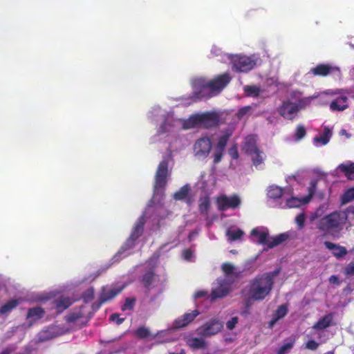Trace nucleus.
<instances>
[{
  "label": "nucleus",
  "mask_w": 354,
  "mask_h": 354,
  "mask_svg": "<svg viewBox=\"0 0 354 354\" xmlns=\"http://www.w3.org/2000/svg\"><path fill=\"white\" fill-rule=\"evenodd\" d=\"M232 77L228 73L216 75L210 80L203 77L192 80L193 92L187 96L178 98V105L187 106L201 100L218 95L230 84Z\"/></svg>",
  "instance_id": "1"
},
{
  "label": "nucleus",
  "mask_w": 354,
  "mask_h": 354,
  "mask_svg": "<svg viewBox=\"0 0 354 354\" xmlns=\"http://www.w3.org/2000/svg\"><path fill=\"white\" fill-rule=\"evenodd\" d=\"M279 274V270L265 272L257 275L250 281L248 286V295L253 301H262L270 295L274 285V278Z\"/></svg>",
  "instance_id": "2"
},
{
  "label": "nucleus",
  "mask_w": 354,
  "mask_h": 354,
  "mask_svg": "<svg viewBox=\"0 0 354 354\" xmlns=\"http://www.w3.org/2000/svg\"><path fill=\"white\" fill-rule=\"evenodd\" d=\"M347 218L345 212L335 211L321 218L317 223V227L324 234L337 232L342 229Z\"/></svg>",
  "instance_id": "3"
},
{
  "label": "nucleus",
  "mask_w": 354,
  "mask_h": 354,
  "mask_svg": "<svg viewBox=\"0 0 354 354\" xmlns=\"http://www.w3.org/2000/svg\"><path fill=\"white\" fill-rule=\"evenodd\" d=\"M219 122L217 112H204L202 114H193L188 119L183 120V128L189 129L195 127L209 129L216 127Z\"/></svg>",
  "instance_id": "4"
},
{
  "label": "nucleus",
  "mask_w": 354,
  "mask_h": 354,
  "mask_svg": "<svg viewBox=\"0 0 354 354\" xmlns=\"http://www.w3.org/2000/svg\"><path fill=\"white\" fill-rule=\"evenodd\" d=\"M145 223V219L143 216H141L138 219L129 238L127 240L124 245L118 251L117 255H120L124 251L134 247L136 241L140 236H141L143 233Z\"/></svg>",
  "instance_id": "5"
},
{
  "label": "nucleus",
  "mask_w": 354,
  "mask_h": 354,
  "mask_svg": "<svg viewBox=\"0 0 354 354\" xmlns=\"http://www.w3.org/2000/svg\"><path fill=\"white\" fill-rule=\"evenodd\" d=\"M232 71L238 73H247L256 65L255 60L243 55H234L231 59Z\"/></svg>",
  "instance_id": "6"
},
{
  "label": "nucleus",
  "mask_w": 354,
  "mask_h": 354,
  "mask_svg": "<svg viewBox=\"0 0 354 354\" xmlns=\"http://www.w3.org/2000/svg\"><path fill=\"white\" fill-rule=\"evenodd\" d=\"M216 203L218 209L223 212L228 209H235L239 208L241 204V199L235 194L230 196L222 194L216 198Z\"/></svg>",
  "instance_id": "7"
},
{
  "label": "nucleus",
  "mask_w": 354,
  "mask_h": 354,
  "mask_svg": "<svg viewBox=\"0 0 354 354\" xmlns=\"http://www.w3.org/2000/svg\"><path fill=\"white\" fill-rule=\"evenodd\" d=\"M124 287H115V286H103L101 289V292L99 296L98 303L93 304V307L96 306V308H99L103 304L113 299L115 297L119 295Z\"/></svg>",
  "instance_id": "8"
},
{
  "label": "nucleus",
  "mask_w": 354,
  "mask_h": 354,
  "mask_svg": "<svg viewBox=\"0 0 354 354\" xmlns=\"http://www.w3.org/2000/svg\"><path fill=\"white\" fill-rule=\"evenodd\" d=\"M223 323L217 319H212L198 328V334L203 337H210L221 331Z\"/></svg>",
  "instance_id": "9"
},
{
  "label": "nucleus",
  "mask_w": 354,
  "mask_h": 354,
  "mask_svg": "<svg viewBox=\"0 0 354 354\" xmlns=\"http://www.w3.org/2000/svg\"><path fill=\"white\" fill-rule=\"evenodd\" d=\"M168 165V161L166 160H163L159 163L155 176L156 188H164L166 186L167 178L169 175Z\"/></svg>",
  "instance_id": "10"
},
{
  "label": "nucleus",
  "mask_w": 354,
  "mask_h": 354,
  "mask_svg": "<svg viewBox=\"0 0 354 354\" xmlns=\"http://www.w3.org/2000/svg\"><path fill=\"white\" fill-rule=\"evenodd\" d=\"M314 76L326 77L329 75L340 74V69L337 66H332L328 64H319L310 71Z\"/></svg>",
  "instance_id": "11"
},
{
  "label": "nucleus",
  "mask_w": 354,
  "mask_h": 354,
  "mask_svg": "<svg viewBox=\"0 0 354 354\" xmlns=\"http://www.w3.org/2000/svg\"><path fill=\"white\" fill-rule=\"evenodd\" d=\"M195 154L199 157H207L212 149V142L207 137L198 139L194 144Z\"/></svg>",
  "instance_id": "12"
},
{
  "label": "nucleus",
  "mask_w": 354,
  "mask_h": 354,
  "mask_svg": "<svg viewBox=\"0 0 354 354\" xmlns=\"http://www.w3.org/2000/svg\"><path fill=\"white\" fill-rule=\"evenodd\" d=\"M200 314L198 310H194L192 313H185L181 317L175 320L174 325L176 328H183L187 326Z\"/></svg>",
  "instance_id": "13"
},
{
  "label": "nucleus",
  "mask_w": 354,
  "mask_h": 354,
  "mask_svg": "<svg viewBox=\"0 0 354 354\" xmlns=\"http://www.w3.org/2000/svg\"><path fill=\"white\" fill-rule=\"evenodd\" d=\"M251 236L257 237V243L261 245H266L268 247L270 241L269 232L268 230H261L259 228H254L250 232Z\"/></svg>",
  "instance_id": "14"
},
{
  "label": "nucleus",
  "mask_w": 354,
  "mask_h": 354,
  "mask_svg": "<svg viewBox=\"0 0 354 354\" xmlns=\"http://www.w3.org/2000/svg\"><path fill=\"white\" fill-rule=\"evenodd\" d=\"M348 108V97L342 95L334 99L330 104V109L333 111H344Z\"/></svg>",
  "instance_id": "15"
},
{
  "label": "nucleus",
  "mask_w": 354,
  "mask_h": 354,
  "mask_svg": "<svg viewBox=\"0 0 354 354\" xmlns=\"http://www.w3.org/2000/svg\"><path fill=\"white\" fill-rule=\"evenodd\" d=\"M324 244L328 250L333 252V254L337 259L347 254V250L345 247L336 245L330 241H325Z\"/></svg>",
  "instance_id": "16"
},
{
  "label": "nucleus",
  "mask_w": 354,
  "mask_h": 354,
  "mask_svg": "<svg viewBox=\"0 0 354 354\" xmlns=\"http://www.w3.org/2000/svg\"><path fill=\"white\" fill-rule=\"evenodd\" d=\"M243 149L250 155H252L253 152L257 151L259 148L257 146V139L255 136L250 135L245 138Z\"/></svg>",
  "instance_id": "17"
},
{
  "label": "nucleus",
  "mask_w": 354,
  "mask_h": 354,
  "mask_svg": "<svg viewBox=\"0 0 354 354\" xmlns=\"http://www.w3.org/2000/svg\"><path fill=\"white\" fill-rule=\"evenodd\" d=\"M310 202V196L297 198L292 196L286 200V205L288 208H297Z\"/></svg>",
  "instance_id": "18"
},
{
  "label": "nucleus",
  "mask_w": 354,
  "mask_h": 354,
  "mask_svg": "<svg viewBox=\"0 0 354 354\" xmlns=\"http://www.w3.org/2000/svg\"><path fill=\"white\" fill-rule=\"evenodd\" d=\"M230 291V287L227 283H221L218 287L212 290L211 292L212 299L215 300L218 298L224 297L229 294Z\"/></svg>",
  "instance_id": "19"
},
{
  "label": "nucleus",
  "mask_w": 354,
  "mask_h": 354,
  "mask_svg": "<svg viewBox=\"0 0 354 354\" xmlns=\"http://www.w3.org/2000/svg\"><path fill=\"white\" fill-rule=\"evenodd\" d=\"M337 169L343 173L348 180H354V162L342 163L337 167Z\"/></svg>",
  "instance_id": "20"
},
{
  "label": "nucleus",
  "mask_w": 354,
  "mask_h": 354,
  "mask_svg": "<svg viewBox=\"0 0 354 354\" xmlns=\"http://www.w3.org/2000/svg\"><path fill=\"white\" fill-rule=\"evenodd\" d=\"M56 337L55 333L50 328L39 331L37 335L36 343H42L49 341Z\"/></svg>",
  "instance_id": "21"
},
{
  "label": "nucleus",
  "mask_w": 354,
  "mask_h": 354,
  "mask_svg": "<svg viewBox=\"0 0 354 354\" xmlns=\"http://www.w3.org/2000/svg\"><path fill=\"white\" fill-rule=\"evenodd\" d=\"M210 207V198L208 195H205L199 198L198 211L201 215L207 216Z\"/></svg>",
  "instance_id": "22"
},
{
  "label": "nucleus",
  "mask_w": 354,
  "mask_h": 354,
  "mask_svg": "<svg viewBox=\"0 0 354 354\" xmlns=\"http://www.w3.org/2000/svg\"><path fill=\"white\" fill-rule=\"evenodd\" d=\"M331 136L332 132L330 131L329 128L325 127L324 128L323 133L319 136H315L313 138V142L317 146H319V144L322 145H326V144L328 143Z\"/></svg>",
  "instance_id": "23"
},
{
  "label": "nucleus",
  "mask_w": 354,
  "mask_h": 354,
  "mask_svg": "<svg viewBox=\"0 0 354 354\" xmlns=\"http://www.w3.org/2000/svg\"><path fill=\"white\" fill-rule=\"evenodd\" d=\"M71 301L68 297H61L53 301V306L57 313H61L71 305Z\"/></svg>",
  "instance_id": "24"
},
{
  "label": "nucleus",
  "mask_w": 354,
  "mask_h": 354,
  "mask_svg": "<svg viewBox=\"0 0 354 354\" xmlns=\"http://www.w3.org/2000/svg\"><path fill=\"white\" fill-rule=\"evenodd\" d=\"M22 301L21 298L18 299H12L7 302H6L3 305H2L0 308V313L1 314H7L11 312L14 308H15L19 304H20Z\"/></svg>",
  "instance_id": "25"
},
{
  "label": "nucleus",
  "mask_w": 354,
  "mask_h": 354,
  "mask_svg": "<svg viewBox=\"0 0 354 354\" xmlns=\"http://www.w3.org/2000/svg\"><path fill=\"white\" fill-rule=\"evenodd\" d=\"M44 310L40 306H36L28 310L26 319H32V321H37L44 317Z\"/></svg>",
  "instance_id": "26"
},
{
  "label": "nucleus",
  "mask_w": 354,
  "mask_h": 354,
  "mask_svg": "<svg viewBox=\"0 0 354 354\" xmlns=\"http://www.w3.org/2000/svg\"><path fill=\"white\" fill-rule=\"evenodd\" d=\"M156 274L153 270H150L145 272L141 279V282L144 287L148 290L151 289V285L155 280Z\"/></svg>",
  "instance_id": "27"
},
{
  "label": "nucleus",
  "mask_w": 354,
  "mask_h": 354,
  "mask_svg": "<svg viewBox=\"0 0 354 354\" xmlns=\"http://www.w3.org/2000/svg\"><path fill=\"white\" fill-rule=\"evenodd\" d=\"M332 320L333 316L331 314L326 315L314 324L313 328L317 330H323L331 325Z\"/></svg>",
  "instance_id": "28"
},
{
  "label": "nucleus",
  "mask_w": 354,
  "mask_h": 354,
  "mask_svg": "<svg viewBox=\"0 0 354 354\" xmlns=\"http://www.w3.org/2000/svg\"><path fill=\"white\" fill-rule=\"evenodd\" d=\"M289 238L287 233H282L275 237H270L268 248H272L285 242Z\"/></svg>",
  "instance_id": "29"
},
{
  "label": "nucleus",
  "mask_w": 354,
  "mask_h": 354,
  "mask_svg": "<svg viewBox=\"0 0 354 354\" xmlns=\"http://www.w3.org/2000/svg\"><path fill=\"white\" fill-rule=\"evenodd\" d=\"M283 194V189L277 185H270L268 187L267 195L272 199L280 198Z\"/></svg>",
  "instance_id": "30"
},
{
  "label": "nucleus",
  "mask_w": 354,
  "mask_h": 354,
  "mask_svg": "<svg viewBox=\"0 0 354 354\" xmlns=\"http://www.w3.org/2000/svg\"><path fill=\"white\" fill-rule=\"evenodd\" d=\"M243 91L250 97H258L261 93L260 86L256 85H245L243 86Z\"/></svg>",
  "instance_id": "31"
},
{
  "label": "nucleus",
  "mask_w": 354,
  "mask_h": 354,
  "mask_svg": "<svg viewBox=\"0 0 354 354\" xmlns=\"http://www.w3.org/2000/svg\"><path fill=\"white\" fill-rule=\"evenodd\" d=\"M188 345L193 349H201L206 347V342L202 338L193 337L188 342Z\"/></svg>",
  "instance_id": "32"
},
{
  "label": "nucleus",
  "mask_w": 354,
  "mask_h": 354,
  "mask_svg": "<svg viewBox=\"0 0 354 354\" xmlns=\"http://www.w3.org/2000/svg\"><path fill=\"white\" fill-rule=\"evenodd\" d=\"M243 232L241 229H236L234 230H228L226 232V236L230 241H235L242 238Z\"/></svg>",
  "instance_id": "33"
},
{
  "label": "nucleus",
  "mask_w": 354,
  "mask_h": 354,
  "mask_svg": "<svg viewBox=\"0 0 354 354\" xmlns=\"http://www.w3.org/2000/svg\"><path fill=\"white\" fill-rule=\"evenodd\" d=\"M354 200V187L349 188L341 196L342 204H346Z\"/></svg>",
  "instance_id": "34"
},
{
  "label": "nucleus",
  "mask_w": 354,
  "mask_h": 354,
  "mask_svg": "<svg viewBox=\"0 0 354 354\" xmlns=\"http://www.w3.org/2000/svg\"><path fill=\"white\" fill-rule=\"evenodd\" d=\"M189 191L188 185H184L174 194V198L178 201L184 200L187 196Z\"/></svg>",
  "instance_id": "35"
},
{
  "label": "nucleus",
  "mask_w": 354,
  "mask_h": 354,
  "mask_svg": "<svg viewBox=\"0 0 354 354\" xmlns=\"http://www.w3.org/2000/svg\"><path fill=\"white\" fill-rule=\"evenodd\" d=\"M252 156V160L253 165L256 167L263 162V151H260L259 149L257 151L253 152Z\"/></svg>",
  "instance_id": "36"
},
{
  "label": "nucleus",
  "mask_w": 354,
  "mask_h": 354,
  "mask_svg": "<svg viewBox=\"0 0 354 354\" xmlns=\"http://www.w3.org/2000/svg\"><path fill=\"white\" fill-rule=\"evenodd\" d=\"M231 133H227L219 138L216 149L224 151Z\"/></svg>",
  "instance_id": "37"
},
{
  "label": "nucleus",
  "mask_w": 354,
  "mask_h": 354,
  "mask_svg": "<svg viewBox=\"0 0 354 354\" xmlns=\"http://www.w3.org/2000/svg\"><path fill=\"white\" fill-rule=\"evenodd\" d=\"M288 311L287 306L283 304L277 308L273 315L277 317V319H281L287 315Z\"/></svg>",
  "instance_id": "38"
},
{
  "label": "nucleus",
  "mask_w": 354,
  "mask_h": 354,
  "mask_svg": "<svg viewBox=\"0 0 354 354\" xmlns=\"http://www.w3.org/2000/svg\"><path fill=\"white\" fill-rule=\"evenodd\" d=\"M136 299L134 297H127L125 299L124 304L122 306V310H132L135 306Z\"/></svg>",
  "instance_id": "39"
},
{
  "label": "nucleus",
  "mask_w": 354,
  "mask_h": 354,
  "mask_svg": "<svg viewBox=\"0 0 354 354\" xmlns=\"http://www.w3.org/2000/svg\"><path fill=\"white\" fill-rule=\"evenodd\" d=\"M294 344V339L290 341V342L284 344L279 348L277 354H286L293 348Z\"/></svg>",
  "instance_id": "40"
},
{
  "label": "nucleus",
  "mask_w": 354,
  "mask_h": 354,
  "mask_svg": "<svg viewBox=\"0 0 354 354\" xmlns=\"http://www.w3.org/2000/svg\"><path fill=\"white\" fill-rule=\"evenodd\" d=\"M135 335L138 338L145 339L149 335V331L145 327L141 326L135 331Z\"/></svg>",
  "instance_id": "41"
},
{
  "label": "nucleus",
  "mask_w": 354,
  "mask_h": 354,
  "mask_svg": "<svg viewBox=\"0 0 354 354\" xmlns=\"http://www.w3.org/2000/svg\"><path fill=\"white\" fill-rule=\"evenodd\" d=\"M94 297V289L93 287L88 288L82 295V298L85 302L91 301Z\"/></svg>",
  "instance_id": "42"
},
{
  "label": "nucleus",
  "mask_w": 354,
  "mask_h": 354,
  "mask_svg": "<svg viewBox=\"0 0 354 354\" xmlns=\"http://www.w3.org/2000/svg\"><path fill=\"white\" fill-rule=\"evenodd\" d=\"M306 134V129L304 126H299L297 127L295 132V139L299 140L302 139Z\"/></svg>",
  "instance_id": "43"
},
{
  "label": "nucleus",
  "mask_w": 354,
  "mask_h": 354,
  "mask_svg": "<svg viewBox=\"0 0 354 354\" xmlns=\"http://www.w3.org/2000/svg\"><path fill=\"white\" fill-rule=\"evenodd\" d=\"M305 221L306 216L304 213L299 214L295 218V223L300 229H302L304 227Z\"/></svg>",
  "instance_id": "44"
},
{
  "label": "nucleus",
  "mask_w": 354,
  "mask_h": 354,
  "mask_svg": "<svg viewBox=\"0 0 354 354\" xmlns=\"http://www.w3.org/2000/svg\"><path fill=\"white\" fill-rule=\"evenodd\" d=\"M221 268L222 270L227 275L232 274L234 270V266L230 263H223Z\"/></svg>",
  "instance_id": "45"
},
{
  "label": "nucleus",
  "mask_w": 354,
  "mask_h": 354,
  "mask_svg": "<svg viewBox=\"0 0 354 354\" xmlns=\"http://www.w3.org/2000/svg\"><path fill=\"white\" fill-rule=\"evenodd\" d=\"M239 322V318L237 317H232L229 321L226 323V327L228 330H233L236 325Z\"/></svg>",
  "instance_id": "46"
},
{
  "label": "nucleus",
  "mask_w": 354,
  "mask_h": 354,
  "mask_svg": "<svg viewBox=\"0 0 354 354\" xmlns=\"http://www.w3.org/2000/svg\"><path fill=\"white\" fill-rule=\"evenodd\" d=\"M318 346H319V344L313 339L308 340L306 343V348L309 349L310 351L317 350Z\"/></svg>",
  "instance_id": "47"
},
{
  "label": "nucleus",
  "mask_w": 354,
  "mask_h": 354,
  "mask_svg": "<svg viewBox=\"0 0 354 354\" xmlns=\"http://www.w3.org/2000/svg\"><path fill=\"white\" fill-rule=\"evenodd\" d=\"M317 180H313L310 182V185L308 187V194L306 196H310V201L313 198L315 194L316 187H317Z\"/></svg>",
  "instance_id": "48"
},
{
  "label": "nucleus",
  "mask_w": 354,
  "mask_h": 354,
  "mask_svg": "<svg viewBox=\"0 0 354 354\" xmlns=\"http://www.w3.org/2000/svg\"><path fill=\"white\" fill-rule=\"evenodd\" d=\"M223 151L218 150V149H216V151L214 154V164L218 163L221 160V159L223 158Z\"/></svg>",
  "instance_id": "49"
},
{
  "label": "nucleus",
  "mask_w": 354,
  "mask_h": 354,
  "mask_svg": "<svg viewBox=\"0 0 354 354\" xmlns=\"http://www.w3.org/2000/svg\"><path fill=\"white\" fill-rule=\"evenodd\" d=\"M345 274L346 275H354V262L349 263L345 268Z\"/></svg>",
  "instance_id": "50"
},
{
  "label": "nucleus",
  "mask_w": 354,
  "mask_h": 354,
  "mask_svg": "<svg viewBox=\"0 0 354 354\" xmlns=\"http://www.w3.org/2000/svg\"><path fill=\"white\" fill-rule=\"evenodd\" d=\"M109 319L111 320V321H115L116 324L118 325L121 324L124 321V318H120L119 317V315L117 314V313L112 314L110 316Z\"/></svg>",
  "instance_id": "51"
},
{
  "label": "nucleus",
  "mask_w": 354,
  "mask_h": 354,
  "mask_svg": "<svg viewBox=\"0 0 354 354\" xmlns=\"http://www.w3.org/2000/svg\"><path fill=\"white\" fill-rule=\"evenodd\" d=\"M193 253L190 249H186L183 252V257L185 260L189 261L192 257Z\"/></svg>",
  "instance_id": "52"
},
{
  "label": "nucleus",
  "mask_w": 354,
  "mask_h": 354,
  "mask_svg": "<svg viewBox=\"0 0 354 354\" xmlns=\"http://www.w3.org/2000/svg\"><path fill=\"white\" fill-rule=\"evenodd\" d=\"M229 153L233 159H237L239 158V152L236 147L230 148Z\"/></svg>",
  "instance_id": "53"
},
{
  "label": "nucleus",
  "mask_w": 354,
  "mask_h": 354,
  "mask_svg": "<svg viewBox=\"0 0 354 354\" xmlns=\"http://www.w3.org/2000/svg\"><path fill=\"white\" fill-rule=\"evenodd\" d=\"M328 280L330 283L339 284V278L336 275L330 276Z\"/></svg>",
  "instance_id": "54"
},
{
  "label": "nucleus",
  "mask_w": 354,
  "mask_h": 354,
  "mask_svg": "<svg viewBox=\"0 0 354 354\" xmlns=\"http://www.w3.org/2000/svg\"><path fill=\"white\" fill-rule=\"evenodd\" d=\"M206 295H207V292H205L204 290H199V291H197L194 294V298L195 299L201 298V297L205 296Z\"/></svg>",
  "instance_id": "55"
},
{
  "label": "nucleus",
  "mask_w": 354,
  "mask_h": 354,
  "mask_svg": "<svg viewBox=\"0 0 354 354\" xmlns=\"http://www.w3.org/2000/svg\"><path fill=\"white\" fill-rule=\"evenodd\" d=\"M12 353V350L9 348H4L0 354H10Z\"/></svg>",
  "instance_id": "56"
},
{
  "label": "nucleus",
  "mask_w": 354,
  "mask_h": 354,
  "mask_svg": "<svg viewBox=\"0 0 354 354\" xmlns=\"http://www.w3.org/2000/svg\"><path fill=\"white\" fill-rule=\"evenodd\" d=\"M278 320L279 319H277V317L273 315L272 319L269 323L270 326L272 327Z\"/></svg>",
  "instance_id": "57"
},
{
  "label": "nucleus",
  "mask_w": 354,
  "mask_h": 354,
  "mask_svg": "<svg viewBox=\"0 0 354 354\" xmlns=\"http://www.w3.org/2000/svg\"><path fill=\"white\" fill-rule=\"evenodd\" d=\"M279 113L281 116L286 118V115H291V114L294 113L295 112L288 111V112H279Z\"/></svg>",
  "instance_id": "58"
},
{
  "label": "nucleus",
  "mask_w": 354,
  "mask_h": 354,
  "mask_svg": "<svg viewBox=\"0 0 354 354\" xmlns=\"http://www.w3.org/2000/svg\"><path fill=\"white\" fill-rule=\"evenodd\" d=\"M315 97H307V98H305L304 100H302V102H304V103L307 104V103H310V100L311 99H313L315 98Z\"/></svg>",
  "instance_id": "59"
},
{
  "label": "nucleus",
  "mask_w": 354,
  "mask_h": 354,
  "mask_svg": "<svg viewBox=\"0 0 354 354\" xmlns=\"http://www.w3.org/2000/svg\"><path fill=\"white\" fill-rule=\"evenodd\" d=\"M340 134L341 135H345V136H346L347 138L350 137V135L346 132V131L345 129L341 130Z\"/></svg>",
  "instance_id": "60"
},
{
  "label": "nucleus",
  "mask_w": 354,
  "mask_h": 354,
  "mask_svg": "<svg viewBox=\"0 0 354 354\" xmlns=\"http://www.w3.org/2000/svg\"><path fill=\"white\" fill-rule=\"evenodd\" d=\"M250 300H252L250 297L245 301V306L247 308H249L251 306Z\"/></svg>",
  "instance_id": "61"
},
{
  "label": "nucleus",
  "mask_w": 354,
  "mask_h": 354,
  "mask_svg": "<svg viewBox=\"0 0 354 354\" xmlns=\"http://www.w3.org/2000/svg\"><path fill=\"white\" fill-rule=\"evenodd\" d=\"M77 319V317H75V315H71L70 317H69V321L71 322H74L75 320H76Z\"/></svg>",
  "instance_id": "62"
},
{
  "label": "nucleus",
  "mask_w": 354,
  "mask_h": 354,
  "mask_svg": "<svg viewBox=\"0 0 354 354\" xmlns=\"http://www.w3.org/2000/svg\"><path fill=\"white\" fill-rule=\"evenodd\" d=\"M250 107L249 106H244L239 109V111H249Z\"/></svg>",
  "instance_id": "63"
},
{
  "label": "nucleus",
  "mask_w": 354,
  "mask_h": 354,
  "mask_svg": "<svg viewBox=\"0 0 354 354\" xmlns=\"http://www.w3.org/2000/svg\"><path fill=\"white\" fill-rule=\"evenodd\" d=\"M170 354H185V352L183 349H182L179 353H171Z\"/></svg>",
  "instance_id": "64"
}]
</instances>
